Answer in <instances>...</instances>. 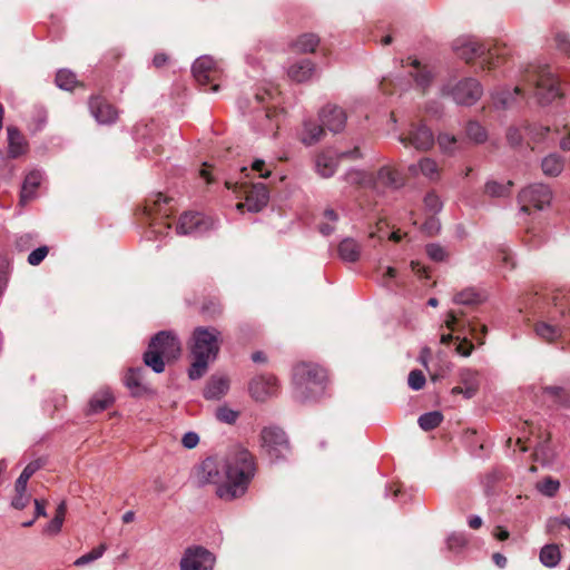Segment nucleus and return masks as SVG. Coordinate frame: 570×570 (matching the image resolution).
Masks as SVG:
<instances>
[{
	"label": "nucleus",
	"mask_w": 570,
	"mask_h": 570,
	"mask_svg": "<svg viewBox=\"0 0 570 570\" xmlns=\"http://www.w3.org/2000/svg\"><path fill=\"white\" fill-rule=\"evenodd\" d=\"M425 250L428 256L434 262H444L448 258L445 248L439 244H428Z\"/></svg>",
	"instance_id": "46"
},
{
	"label": "nucleus",
	"mask_w": 570,
	"mask_h": 570,
	"mask_svg": "<svg viewBox=\"0 0 570 570\" xmlns=\"http://www.w3.org/2000/svg\"><path fill=\"white\" fill-rule=\"evenodd\" d=\"M409 171L412 175H417L421 173L424 177L430 180H438L440 177V167L438 163L432 158H422L417 165L409 166Z\"/></svg>",
	"instance_id": "26"
},
{
	"label": "nucleus",
	"mask_w": 570,
	"mask_h": 570,
	"mask_svg": "<svg viewBox=\"0 0 570 570\" xmlns=\"http://www.w3.org/2000/svg\"><path fill=\"white\" fill-rule=\"evenodd\" d=\"M171 200V198L164 196L161 193L150 195L146 199L145 214L148 218H154L156 215L160 217H169L171 210L170 208H167V206Z\"/></svg>",
	"instance_id": "20"
},
{
	"label": "nucleus",
	"mask_w": 570,
	"mask_h": 570,
	"mask_svg": "<svg viewBox=\"0 0 570 570\" xmlns=\"http://www.w3.org/2000/svg\"><path fill=\"white\" fill-rule=\"evenodd\" d=\"M543 393L551 397L554 404L564 405L568 396L566 391L559 386H547L543 389Z\"/></svg>",
	"instance_id": "45"
},
{
	"label": "nucleus",
	"mask_w": 570,
	"mask_h": 570,
	"mask_svg": "<svg viewBox=\"0 0 570 570\" xmlns=\"http://www.w3.org/2000/svg\"><path fill=\"white\" fill-rule=\"evenodd\" d=\"M8 268L9 263L6 259L0 261V296L2 295L8 283Z\"/></svg>",
	"instance_id": "58"
},
{
	"label": "nucleus",
	"mask_w": 570,
	"mask_h": 570,
	"mask_svg": "<svg viewBox=\"0 0 570 570\" xmlns=\"http://www.w3.org/2000/svg\"><path fill=\"white\" fill-rule=\"evenodd\" d=\"M460 379L461 383L465 387V397H472L476 393L479 386L476 372L464 370L461 372Z\"/></svg>",
	"instance_id": "39"
},
{
	"label": "nucleus",
	"mask_w": 570,
	"mask_h": 570,
	"mask_svg": "<svg viewBox=\"0 0 570 570\" xmlns=\"http://www.w3.org/2000/svg\"><path fill=\"white\" fill-rule=\"evenodd\" d=\"M481 302L482 297L474 288H465L453 296V303L459 305L474 306Z\"/></svg>",
	"instance_id": "38"
},
{
	"label": "nucleus",
	"mask_w": 570,
	"mask_h": 570,
	"mask_svg": "<svg viewBox=\"0 0 570 570\" xmlns=\"http://www.w3.org/2000/svg\"><path fill=\"white\" fill-rule=\"evenodd\" d=\"M442 421H443V414L439 411H432V412L422 414L419 417L417 423L422 430L431 431V430L438 428Z\"/></svg>",
	"instance_id": "41"
},
{
	"label": "nucleus",
	"mask_w": 570,
	"mask_h": 570,
	"mask_svg": "<svg viewBox=\"0 0 570 570\" xmlns=\"http://www.w3.org/2000/svg\"><path fill=\"white\" fill-rule=\"evenodd\" d=\"M552 304L553 307L534 323L535 335L548 343L557 341L566 328H570V296L557 294Z\"/></svg>",
	"instance_id": "4"
},
{
	"label": "nucleus",
	"mask_w": 570,
	"mask_h": 570,
	"mask_svg": "<svg viewBox=\"0 0 570 570\" xmlns=\"http://www.w3.org/2000/svg\"><path fill=\"white\" fill-rule=\"evenodd\" d=\"M344 180L353 186L368 188H371V183H373V179L371 178V173L360 169H351L346 171L344 175Z\"/></svg>",
	"instance_id": "37"
},
{
	"label": "nucleus",
	"mask_w": 570,
	"mask_h": 570,
	"mask_svg": "<svg viewBox=\"0 0 570 570\" xmlns=\"http://www.w3.org/2000/svg\"><path fill=\"white\" fill-rule=\"evenodd\" d=\"M320 119L324 127L336 134L345 127L346 114L341 107L327 105L321 110Z\"/></svg>",
	"instance_id": "19"
},
{
	"label": "nucleus",
	"mask_w": 570,
	"mask_h": 570,
	"mask_svg": "<svg viewBox=\"0 0 570 570\" xmlns=\"http://www.w3.org/2000/svg\"><path fill=\"white\" fill-rule=\"evenodd\" d=\"M461 316H463V312H461V311L460 312H454V311L448 312L446 318H445V326L449 330L453 331Z\"/></svg>",
	"instance_id": "61"
},
{
	"label": "nucleus",
	"mask_w": 570,
	"mask_h": 570,
	"mask_svg": "<svg viewBox=\"0 0 570 570\" xmlns=\"http://www.w3.org/2000/svg\"><path fill=\"white\" fill-rule=\"evenodd\" d=\"M327 375L323 367L299 363L293 368V397L301 403L317 400L325 392Z\"/></svg>",
	"instance_id": "3"
},
{
	"label": "nucleus",
	"mask_w": 570,
	"mask_h": 570,
	"mask_svg": "<svg viewBox=\"0 0 570 570\" xmlns=\"http://www.w3.org/2000/svg\"><path fill=\"white\" fill-rule=\"evenodd\" d=\"M255 466L252 454L242 446H234L226 458V480L217 487V495L226 501L242 497L254 476Z\"/></svg>",
	"instance_id": "1"
},
{
	"label": "nucleus",
	"mask_w": 570,
	"mask_h": 570,
	"mask_svg": "<svg viewBox=\"0 0 570 570\" xmlns=\"http://www.w3.org/2000/svg\"><path fill=\"white\" fill-rule=\"evenodd\" d=\"M278 114L275 109L265 108L257 116V129L268 134L274 132V129L278 128Z\"/></svg>",
	"instance_id": "31"
},
{
	"label": "nucleus",
	"mask_w": 570,
	"mask_h": 570,
	"mask_svg": "<svg viewBox=\"0 0 570 570\" xmlns=\"http://www.w3.org/2000/svg\"><path fill=\"white\" fill-rule=\"evenodd\" d=\"M564 167V160L558 154H550L541 161V169L546 176L557 177Z\"/></svg>",
	"instance_id": "32"
},
{
	"label": "nucleus",
	"mask_w": 570,
	"mask_h": 570,
	"mask_svg": "<svg viewBox=\"0 0 570 570\" xmlns=\"http://www.w3.org/2000/svg\"><path fill=\"white\" fill-rule=\"evenodd\" d=\"M193 75L200 86L212 83L210 90L216 92L219 88L217 81L222 76V70L217 67L213 58L204 56L198 58L193 65Z\"/></svg>",
	"instance_id": "11"
},
{
	"label": "nucleus",
	"mask_w": 570,
	"mask_h": 570,
	"mask_svg": "<svg viewBox=\"0 0 570 570\" xmlns=\"http://www.w3.org/2000/svg\"><path fill=\"white\" fill-rule=\"evenodd\" d=\"M507 139L512 146H518L521 144L522 136L518 128H509L507 132Z\"/></svg>",
	"instance_id": "64"
},
{
	"label": "nucleus",
	"mask_w": 570,
	"mask_h": 570,
	"mask_svg": "<svg viewBox=\"0 0 570 570\" xmlns=\"http://www.w3.org/2000/svg\"><path fill=\"white\" fill-rule=\"evenodd\" d=\"M180 353L178 337L170 331H160L151 337L148 350L144 353V363L155 373H163L165 363L177 360Z\"/></svg>",
	"instance_id": "5"
},
{
	"label": "nucleus",
	"mask_w": 570,
	"mask_h": 570,
	"mask_svg": "<svg viewBox=\"0 0 570 570\" xmlns=\"http://www.w3.org/2000/svg\"><path fill=\"white\" fill-rule=\"evenodd\" d=\"M49 248L47 246H40L33 249L28 256V263L32 266H38L48 255Z\"/></svg>",
	"instance_id": "52"
},
{
	"label": "nucleus",
	"mask_w": 570,
	"mask_h": 570,
	"mask_svg": "<svg viewBox=\"0 0 570 570\" xmlns=\"http://www.w3.org/2000/svg\"><path fill=\"white\" fill-rule=\"evenodd\" d=\"M443 96H451L459 105L471 106L475 104L482 96V86L474 78H465L461 80H449L442 86Z\"/></svg>",
	"instance_id": "6"
},
{
	"label": "nucleus",
	"mask_w": 570,
	"mask_h": 570,
	"mask_svg": "<svg viewBox=\"0 0 570 570\" xmlns=\"http://www.w3.org/2000/svg\"><path fill=\"white\" fill-rule=\"evenodd\" d=\"M115 399L112 393L108 389H101L96 392L89 402V412L90 413H99L107 410L112 403Z\"/></svg>",
	"instance_id": "30"
},
{
	"label": "nucleus",
	"mask_w": 570,
	"mask_h": 570,
	"mask_svg": "<svg viewBox=\"0 0 570 570\" xmlns=\"http://www.w3.org/2000/svg\"><path fill=\"white\" fill-rule=\"evenodd\" d=\"M315 65L309 59H302L292 63L287 69V76L295 82H305L312 78Z\"/></svg>",
	"instance_id": "23"
},
{
	"label": "nucleus",
	"mask_w": 570,
	"mask_h": 570,
	"mask_svg": "<svg viewBox=\"0 0 570 570\" xmlns=\"http://www.w3.org/2000/svg\"><path fill=\"white\" fill-rule=\"evenodd\" d=\"M511 183L508 185H501L497 181H489L485 185V193L492 197H502L509 194Z\"/></svg>",
	"instance_id": "47"
},
{
	"label": "nucleus",
	"mask_w": 570,
	"mask_h": 570,
	"mask_svg": "<svg viewBox=\"0 0 570 570\" xmlns=\"http://www.w3.org/2000/svg\"><path fill=\"white\" fill-rule=\"evenodd\" d=\"M43 465V462L39 460H35L27 464L21 474L16 481L14 490L16 491H27V484L29 479Z\"/></svg>",
	"instance_id": "35"
},
{
	"label": "nucleus",
	"mask_w": 570,
	"mask_h": 570,
	"mask_svg": "<svg viewBox=\"0 0 570 570\" xmlns=\"http://www.w3.org/2000/svg\"><path fill=\"white\" fill-rule=\"evenodd\" d=\"M559 487V482L552 479H546L544 481L538 484L539 491L548 497H553L558 491Z\"/></svg>",
	"instance_id": "53"
},
{
	"label": "nucleus",
	"mask_w": 570,
	"mask_h": 570,
	"mask_svg": "<svg viewBox=\"0 0 570 570\" xmlns=\"http://www.w3.org/2000/svg\"><path fill=\"white\" fill-rule=\"evenodd\" d=\"M229 389V381L225 376H212L204 390L207 400H217L224 396Z\"/></svg>",
	"instance_id": "24"
},
{
	"label": "nucleus",
	"mask_w": 570,
	"mask_h": 570,
	"mask_svg": "<svg viewBox=\"0 0 570 570\" xmlns=\"http://www.w3.org/2000/svg\"><path fill=\"white\" fill-rule=\"evenodd\" d=\"M452 48L456 56L466 62L475 58H480L487 53L483 62H487L489 68H491L492 65L490 59L497 55L494 50L487 48L485 45L481 43L475 37L472 36L459 37L453 41Z\"/></svg>",
	"instance_id": "8"
},
{
	"label": "nucleus",
	"mask_w": 570,
	"mask_h": 570,
	"mask_svg": "<svg viewBox=\"0 0 570 570\" xmlns=\"http://www.w3.org/2000/svg\"><path fill=\"white\" fill-rule=\"evenodd\" d=\"M244 187V193L246 194L245 203H238L236 208L240 210L244 207H247V209L253 213L262 210L267 205L269 199V193L266 185L258 183L253 184L249 187Z\"/></svg>",
	"instance_id": "16"
},
{
	"label": "nucleus",
	"mask_w": 570,
	"mask_h": 570,
	"mask_svg": "<svg viewBox=\"0 0 570 570\" xmlns=\"http://www.w3.org/2000/svg\"><path fill=\"white\" fill-rule=\"evenodd\" d=\"M410 66L413 69L410 75L414 78L416 86L423 90L426 89L433 79L431 69L422 66L417 59H411Z\"/></svg>",
	"instance_id": "28"
},
{
	"label": "nucleus",
	"mask_w": 570,
	"mask_h": 570,
	"mask_svg": "<svg viewBox=\"0 0 570 570\" xmlns=\"http://www.w3.org/2000/svg\"><path fill=\"white\" fill-rule=\"evenodd\" d=\"M106 550H107V546L102 543V544L94 548L88 553L78 558L75 561V566L81 567V566L88 564V563L101 558Z\"/></svg>",
	"instance_id": "44"
},
{
	"label": "nucleus",
	"mask_w": 570,
	"mask_h": 570,
	"mask_svg": "<svg viewBox=\"0 0 570 570\" xmlns=\"http://www.w3.org/2000/svg\"><path fill=\"white\" fill-rule=\"evenodd\" d=\"M340 258L347 263H355L361 256V245L353 238H345L338 245Z\"/></svg>",
	"instance_id": "29"
},
{
	"label": "nucleus",
	"mask_w": 570,
	"mask_h": 570,
	"mask_svg": "<svg viewBox=\"0 0 570 570\" xmlns=\"http://www.w3.org/2000/svg\"><path fill=\"white\" fill-rule=\"evenodd\" d=\"M262 449L271 461L286 459L291 446L285 432L276 426L264 428L261 433Z\"/></svg>",
	"instance_id": "7"
},
{
	"label": "nucleus",
	"mask_w": 570,
	"mask_h": 570,
	"mask_svg": "<svg viewBox=\"0 0 570 570\" xmlns=\"http://www.w3.org/2000/svg\"><path fill=\"white\" fill-rule=\"evenodd\" d=\"M325 135L324 126L316 124L313 120H306L303 125L301 140L306 146H312L318 142Z\"/></svg>",
	"instance_id": "27"
},
{
	"label": "nucleus",
	"mask_w": 570,
	"mask_h": 570,
	"mask_svg": "<svg viewBox=\"0 0 570 570\" xmlns=\"http://www.w3.org/2000/svg\"><path fill=\"white\" fill-rule=\"evenodd\" d=\"M279 386L277 379L272 374H262L252 379L249 383V393L253 399L259 402L278 393Z\"/></svg>",
	"instance_id": "15"
},
{
	"label": "nucleus",
	"mask_w": 570,
	"mask_h": 570,
	"mask_svg": "<svg viewBox=\"0 0 570 570\" xmlns=\"http://www.w3.org/2000/svg\"><path fill=\"white\" fill-rule=\"evenodd\" d=\"M8 157L16 159L27 154L28 142L24 136L13 126L7 128Z\"/></svg>",
	"instance_id": "21"
},
{
	"label": "nucleus",
	"mask_w": 570,
	"mask_h": 570,
	"mask_svg": "<svg viewBox=\"0 0 570 570\" xmlns=\"http://www.w3.org/2000/svg\"><path fill=\"white\" fill-rule=\"evenodd\" d=\"M521 94V89L515 87L512 91L503 90L493 96V102L498 108H509L515 98Z\"/></svg>",
	"instance_id": "40"
},
{
	"label": "nucleus",
	"mask_w": 570,
	"mask_h": 570,
	"mask_svg": "<svg viewBox=\"0 0 570 570\" xmlns=\"http://www.w3.org/2000/svg\"><path fill=\"white\" fill-rule=\"evenodd\" d=\"M371 188L379 193L386 188L399 189L404 185L402 175L391 166L381 167L376 174L371 173Z\"/></svg>",
	"instance_id": "17"
},
{
	"label": "nucleus",
	"mask_w": 570,
	"mask_h": 570,
	"mask_svg": "<svg viewBox=\"0 0 570 570\" xmlns=\"http://www.w3.org/2000/svg\"><path fill=\"white\" fill-rule=\"evenodd\" d=\"M438 144L442 151L452 154L456 146V138L450 134H440L438 137Z\"/></svg>",
	"instance_id": "49"
},
{
	"label": "nucleus",
	"mask_w": 570,
	"mask_h": 570,
	"mask_svg": "<svg viewBox=\"0 0 570 570\" xmlns=\"http://www.w3.org/2000/svg\"><path fill=\"white\" fill-rule=\"evenodd\" d=\"M203 215L199 213H185L180 216L176 230L179 235H189L205 229Z\"/></svg>",
	"instance_id": "22"
},
{
	"label": "nucleus",
	"mask_w": 570,
	"mask_h": 570,
	"mask_svg": "<svg viewBox=\"0 0 570 570\" xmlns=\"http://www.w3.org/2000/svg\"><path fill=\"white\" fill-rule=\"evenodd\" d=\"M29 503V495L26 494V491H16V495L11 501V505L14 509L22 510Z\"/></svg>",
	"instance_id": "56"
},
{
	"label": "nucleus",
	"mask_w": 570,
	"mask_h": 570,
	"mask_svg": "<svg viewBox=\"0 0 570 570\" xmlns=\"http://www.w3.org/2000/svg\"><path fill=\"white\" fill-rule=\"evenodd\" d=\"M466 543L465 538L462 534H452L448 538V547L450 550H455L464 547Z\"/></svg>",
	"instance_id": "59"
},
{
	"label": "nucleus",
	"mask_w": 570,
	"mask_h": 570,
	"mask_svg": "<svg viewBox=\"0 0 570 570\" xmlns=\"http://www.w3.org/2000/svg\"><path fill=\"white\" fill-rule=\"evenodd\" d=\"M252 169L257 171L261 178H267L272 173L271 166H267L263 159L254 160L252 164Z\"/></svg>",
	"instance_id": "55"
},
{
	"label": "nucleus",
	"mask_w": 570,
	"mask_h": 570,
	"mask_svg": "<svg viewBox=\"0 0 570 570\" xmlns=\"http://www.w3.org/2000/svg\"><path fill=\"white\" fill-rule=\"evenodd\" d=\"M199 442V436L195 432H187L181 439V443L186 449H194Z\"/></svg>",
	"instance_id": "60"
},
{
	"label": "nucleus",
	"mask_w": 570,
	"mask_h": 570,
	"mask_svg": "<svg viewBox=\"0 0 570 570\" xmlns=\"http://www.w3.org/2000/svg\"><path fill=\"white\" fill-rule=\"evenodd\" d=\"M440 228H441L440 220L438 218H435L434 216L429 217L425 220V223L423 224V229L429 235H434V234L439 233Z\"/></svg>",
	"instance_id": "57"
},
{
	"label": "nucleus",
	"mask_w": 570,
	"mask_h": 570,
	"mask_svg": "<svg viewBox=\"0 0 570 570\" xmlns=\"http://www.w3.org/2000/svg\"><path fill=\"white\" fill-rule=\"evenodd\" d=\"M466 326L470 331V333L473 335V337L478 341L480 345L484 343L483 337L488 333V328L485 325H476L472 322H466Z\"/></svg>",
	"instance_id": "54"
},
{
	"label": "nucleus",
	"mask_w": 570,
	"mask_h": 570,
	"mask_svg": "<svg viewBox=\"0 0 570 570\" xmlns=\"http://www.w3.org/2000/svg\"><path fill=\"white\" fill-rule=\"evenodd\" d=\"M33 244V236L31 234H23L17 238L16 245L20 250L28 249Z\"/></svg>",
	"instance_id": "63"
},
{
	"label": "nucleus",
	"mask_w": 570,
	"mask_h": 570,
	"mask_svg": "<svg viewBox=\"0 0 570 570\" xmlns=\"http://www.w3.org/2000/svg\"><path fill=\"white\" fill-rule=\"evenodd\" d=\"M78 83L76 75L68 69H60L56 75V85L63 90H72Z\"/></svg>",
	"instance_id": "42"
},
{
	"label": "nucleus",
	"mask_w": 570,
	"mask_h": 570,
	"mask_svg": "<svg viewBox=\"0 0 570 570\" xmlns=\"http://www.w3.org/2000/svg\"><path fill=\"white\" fill-rule=\"evenodd\" d=\"M361 157L362 155L357 147L348 151L340 153L335 157L330 151H325L317 155L315 160V168L318 175L324 178H328L332 177L336 171L338 160L358 159Z\"/></svg>",
	"instance_id": "14"
},
{
	"label": "nucleus",
	"mask_w": 570,
	"mask_h": 570,
	"mask_svg": "<svg viewBox=\"0 0 570 570\" xmlns=\"http://www.w3.org/2000/svg\"><path fill=\"white\" fill-rule=\"evenodd\" d=\"M222 343V334L215 327L198 326L191 335L190 353L194 361L188 370L190 380L200 379L208 368V364L216 360Z\"/></svg>",
	"instance_id": "2"
},
{
	"label": "nucleus",
	"mask_w": 570,
	"mask_h": 570,
	"mask_svg": "<svg viewBox=\"0 0 570 570\" xmlns=\"http://www.w3.org/2000/svg\"><path fill=\"white\" fill-rule=\"evenodd\" d=\"M91 116L101 125H109L116 121L118 112L116 108L101 96H91L89 99Z\"/></svg>",
	"instance_id": "18"
},
{
	"label": "nucleus",
	"mask_w": 570,
	"mask_h": 570,
	"mask_svg": "<svg viewBox=\"0 0 570 570\" xmlns=\"http://www.w3.org/2000/svg\"><path fill=\"white\" fill-rule=\"evenodd\" d=\"M42 180V174L39 170L30 171L22 184L20 203L24 205L35 197L37 188L40 186Z\"/></svg>",
	"instance_id": "25"
},
{
	"label": "nucleus",
	"mask_w": 570,
	"mask_h": 570,
	"mask_svg": "<svg viewBox=\"0 0 570 570\" xmlns=\"http://www.w3.org/2000/svg\"><path fill=\"white\" fill-rule=\"evenodd\" d=\"M399 141L404 147H413L419 151H426L434 145V135L425 124L413 122L406 132L399 136Z\"/></svg>",
	"instance_id": "10"
},
{
	"label": "nucleus",
	"mask_w": 570,
	"mask_h": 570,
	"mask_svg": "<svg viewBox=\"0 0 570 570\" xmlns=\"http://www.w3.org/2000/svg\"><path fill=\"white\" fill-rule=\"evenodd\" d=\"M468 137L476 144H481L487 139V132L484 128L476 121H470L466 125Z\"/></svg>",
	"instance_id": "43"
},
{
	"label": "nucleus",
	"mask_w": 570,
	"mask_h": 570,
	"mask_svg": "<svg viewBox=\"0 0 570 570\" xmlns=\"http://www.w3.org/2000/svg\"><path fill=\"white\" fill-rule=\"evenodd\" d=\"M407 384L414 391L423 389L425 385V376L423 372L420 370L411 371L407 377Z\"/></svg>",
	"instance_id": "51"
},
{
	"label": "nucleus",
	"mask_w": 570,
	"mask_h": 570,
	"mask_svg": "<svg viewBox=\"0 0 570 570\" xmlns=\"http://www.w3.org/2000/svg\"><path fill=\"white\" fill-rule=\"evenodd\" d=\"M424 206L430 213L436 214L442 209L443 204L440 197L435 193L431 191L424 197Z\"/></svg>",
	"instance_id": "50"
},
{
	"label": "nucleus",
	"mask_w": 570,
	"mask_h": 570,
	"mask_svg": "<svg viewBox=\"0 0 570 570\" xmlns=\"http://www.w3.org/2000/svg\"><path fill=\"white\" fill-rule=\"evenodd\" d=\"M144 373V368L138 367L129 368L127 374L125 375V385L131 391L134 395H138L142 391H145V386L142 385Z\"/></svg>",
	"instance_id": "33"
},
{
	"label": "nucleus",
	"mask_w": 570,
	"mask_h": 570,
	"mask_svg": "<svg viewBox=\"0 0 570 570\" xmlns=\"http://www.w3.org/2000/svg\"><path fill=\"white\" fill-rule=\"evenodd\" d=\"M539 559L544 567H557L561 560L559 546L554 543L543 546L540 550Z\"/></svg>",
	"instance_id": "34"
},
{
	"label": "nucleus",
	"mask_w": 570,
	"mask_h": 570,
	"mask_svg": "<svg viewBox=\"0 0 570 570\" xmlns=\"http://www.w3.org/2000/svg\"><path fill=\"white\" fill-rule=\"evenodd\" d=\"M552 190L544 184H532L519 194L521 210L529 213L530 208L542 210L551 204Z\"/></svg>",
	"instance_id": "9"
},
{
	"label": "nucleus",
	"mask_w": 570,
	"mask_h": 570,
	"mask_svg": "<svg viewBox=\"0 0 570 570\" xmlns=\"http://www.w3.org/2000/svg\"><path fill=\"white\" fill-rule=\"evenodd\" d=\"M239 413L227 407V406H220L216 410V417L218 421L233 424L238 419Z\"/></svg>",
	"instance_id": "48"
},
{
	"label": "nucleus",
	"mask_w": 570,
	"mask_h": 570,
	"mask_svg": "<svg viewBox=\"0 0 570 570\" xmlns=\"http://www.w3.org/2000/svg\"><path fill=\"white\" fill-rule=\"evenodd\" d=\"M320 43V38L314 33H304L299 36L293 43V48L297 52H314Z\"/></svg>",
	"instance_id": "36"
},
{
	"label": "nucleus",
	"mask_w": 570,
	"mask_h": 570,
	"mask_svg": "<svg viewBox=\"0 0 570 570\" xmlns=\"http://www.w3.org/2000/svg\"><path fill=\"white\" fill-rule=\"evenodd\" d=\"M534 96L539 104L548 105L560 97L556 76L549 69H542L535 80Z\"/></svg>",
	"instance_id": "12"
},
{
	"label": "nucleus",
	"mask_w": 570,
	"mask_h": 570,
	"mask_svg": "<svg viewBox=\"0 0 570 570\" xmlns=\"http://www.w3.org/2000/svg\"><path fill=\"white\" fill-rule=\"evenodd\" d=\"M377 272L379 273L382 272V281L381 282L384 286H389L390 281L393 279L397 274V272L394 267H386V268L379 267Z\"/></svg>",
	"instance_id": "62"
},
{
	"label": "nucleus",
	"mask_w": 570,
	"mask_h": 570,
	"mask_svg": "<svg viewBox=\"0 0 570 570\" xmlns=\"http://www.w3.org/2000/svg\"><path fill=\"white\" fill-rule=\"evenodd\" d=\"M215 557L203 547H189L180 560V570H213Z\"/></svg>",
	"instance_id": "13"
}]
</instances>
